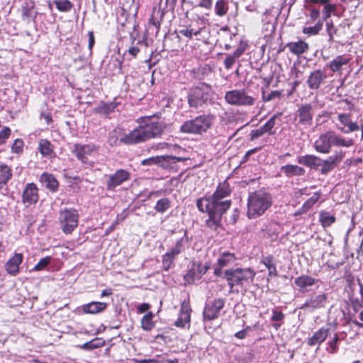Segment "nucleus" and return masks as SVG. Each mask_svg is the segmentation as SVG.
I'll use <instances>...</instances> for the list:
<instances>
[{"instance_id": "nucleus-9", "label": "nucleus", "mask_w": 363, "mask_h": 363, "mask_svg": "<svg viewBox=\"0 0 363 363\" xmlns=\"http://www.w3.org/2000/svg\"><path fill=\"white\" fill-rule=\"evenodd\" d=\"M333 143V131L330 130L318 136L314 143V148L320 153L328 154L334 145Z\"/></svg>"}, {"instance_id": "nucleus-28", "label": "nucleus", "mask_w": 363, "mask_h": 363, "mask_svg": "<svg viewBox=\"0 0 363 363\" xmlns=\"http://www.w3.org/2000/svg\"><path fill=\"white\" fill-rule=\"evenodd\" d=\"M329 330L328 328H322L316 331L313 336L308 340V345L311 346L320 345L325 340L328 335Z\"/></svg>"}, {"instance_id": "nucleus-20", "label": "nucleus", "mask_w": 363, "mask_h": 363, "mask_svg": "<svg viewBox=\"0 0 363 363\" xmlns=\"http://www.w3.org/2000/svg\"><path fill=\"white\" fill-rule=\"evenodd\" d=\"M208 267L201 263H194L192 267L186 274V277L193 281L199 280L201 277L206 274Z\"/></svg>"}, {"instance_id": "nucleus-58", "label": "nucleus", "mask_w": 363, "mask_h": 363, "mask_svg": "<svg viewBox=\"0 0 363 363\" xmlns=\"http://www.w3.org/2000/svg\"><path fill=\"white\" fill-rule=\"evenodd\" d=\"M235 60L236 59L232 55H228L224 60L225 67L227 69H230L232 66L234 65Z\"/></svg>"}, {"instance_id": "nucleus-2", "label": "nucleus", "mask_w": 363, "mask_h": 363, "mask_svg": "<svg viewBox=\"0 0 363 363\" xmlns=\"http://www.w3.org/2000/svg\"><path fill=\"white\" fill-rule=\"evenodd\" d=\"M167 128L164 122H148L135 128L120 138V142L125 145H134L145 142L152 138L160 137Z\"/></svg>"}, {"instance_id": "nucleus-47", "label": "nucleus", "mask_w": 363, "mask_h": 363, "mask_svg": "<svg viewBox=\"0 0 363 363\" xmlns=\"http://www.w3.org/2000/svg\"><path fill=\"white\" fill-rule=\"evenodd\" d=\"M281 113L274 115L272 117H271L269 118V120L264 125H262L264 127V128L266 130V131L267 132V133H269V135L273 134V133L272 132V130L275 125V120L279 116H281Z\"/></svg>"}, {"instance_id": "nucleus-19", "label": "nucleus", "mask_w": 363, "mask_h": 363, "mask_svg": "<svg viewBox=\"0 0 363 363\" xmlns=\"http://www.w3.org/2000/svg\"><path fill=\"white\" fill-rule=\"evenodd\" d=\"M191 311L190 306L183 303L181 306L178 319L175 321V325L179 328H184L186 325H189Z\"/></svg>"}, {"instance_id": "nucleus-14", "label": "nucleus", "mask_w": 363, "mask_h": 363, "mask_svg": "<svg viewBox=\"0 0 363 363\" xmlns=\"http://www.w3.org/2000/svg\"><path fill=\"white\" fill-rule=\"evenodd\" d=\"M313 107L311 104H303L298 107L296 118L298 123L303 125H311L313 121Z\"/></svg>"}, {"instance_id": "nucleus-5", "label": "nucleus", "mask_w": 363, "mask_h": 363, "mask_svg": "<svg viewBox=\"0 0 363 363\" xmlns=\"http://www.w3.org/2000/svg\"><path fill=\"white\" fill-rule=\"evenodd\" d=\"M215 121L212 114H203L194 119L185 121L180 127V131L184 133L202 134L206 133Z\"/></svg>"}, {"instance_id": "nucleus-53", "label": "nucleus", "mask_w": 363, "mask_h": 363, "mask_svg": "<svg viewBox=\"0 0 363 363\" xmlns=\"http://www.w3.org/2000/svg\"><path fill=\"white\" fill-rule=\"evenodd\" d=\"M280 96H281V93L279 91H272L267 96H265L263 94L262 99L264 101H270L274 99L279 98Z\"/></svg>"}, {"instance_id": "nucleus-46", "label": "nucleus", "mask_w": 363, "mask_h": 363, "mask_svg": "<svg viewBox=\"0 0 363 363\" xmlns=\"http://www.w3.org/2000/svg\"><path fill=\"white\" fill-rule=\"evenodd\" d=\"M184 241L185 240L184 238L179 239L176 242L175 245L171 250H169V252L177 257L184 250Z\"/></svg>"}, {"instance_id": "nucleus-30", "label": "nucleus", "mask_w": 363, "mask_h": 363, "mask_svg": "<svg viewBox=\"0 0 363 363\" xmlns=\"http://www.w3.org/2000/svg\"><path fill=\"white\" fill-rule=\"evenodd\" d=\"M12 170L6 164H0V188L6 185L12 177Z\"/></svg>"}, {"instance_id": "nucleus-49", "label": "nucleus", "mask_w": 363, "mask_h": 363, "mask_svg": "<svg viewBox=\"0 0 363 363\" xmlns=\"http://www.w3.org/2000/svg\"><path fill=\"white\" fill-rule=\"evenodd\" d=\"M264 133H267V132L266 131L263 126H261L259 128L251 131L250 139L251 140H254L261 137Z\"/></svg>"}, {"instance_id": "nucleus-4", "label": "nucleus", "mask_w": 363, "mask_h": 363, "mask_svg": "<svg viewBox=\"0 0 363 363\" xmlns=\"http://www.w3.org/2000/svg\"><path fill=\"white\" fill-rule=\"evenodd\" d=\"M256 275L254 270L250 268H230L224 271V278L228 281V284L233 291L235 286L244 287L251 284Z\"/></svg>"}, {"instance_id": "nucleus-52", "label": "nucleus", "mask_w": 363, "mask_h": 363, "mask_svg": "<svg viewBox=\"0 0 363 363\" xmlns=\"http://www.w3.org/2000/svg\"><path fill=\"white\" fill-rule=\"evenodd\" d=\"M23 141L20 139H16L11 146L12 151L16 153L21 152L23 151Z\"/></svg>"}, {"instance_id": "nucleus-21", "label": "nucleus", "mask_w": 363, "mask_h": 363, "mask_svg": "<svg viewBox=\"0 0 363 363\" xmlns=\"http://www.w3.org/2000/svg\"><path fill=\"white\" fill-rule=\"evenodd\" d=\"M107 304L100 301H92L82 306L81 309L84 313L96 314L104 311Z\"/></svg>"}, {"instance_id": "nucleus-35", "label": "nucleus", "mask_w": 363, "mask_h": 363, "mask_svg": "<svg viewBox=\"0 0 363 363\" xmlns=\"http://www.w3.org/2000/svg\"><path fill=\"white\" fill-rule=\"evenodd\" d=\"M117 104L111 102L108 104H101L96 108V111L101 114L108 116L112 113L116 107Z\"/></svg>"}, {"instance_id": "nucleus-18", "label": "nucleus", "mask_w": 363, "mask_h": 363, "mask_svg": "<svg viewBox=\"0 0 363 363\" xmlns=\"http://www.w3.org/2000/svg\"><path fill=\"white\" fill-rule=\"evenodd\" d=\"M23 261L21 254L16 253L10 258L5 264V269L8 274L16 276L19 272V265Z\"/></svg>"}, {"instance_id": "nucleus-3", "label": "nucleus", "mask_w": 363, "mask_h": 363, "mask_svg": "<svg viewBox=\"0 0 363 363\" xmlns=\"http://www.w3.org/2000/svg\"><path fill=\"white\" fill-rule=\"evenodd\" d=\"M271 195L263 190L251 193L247 200V217L250 219L262 216L272 205Z\"/></svg>"}, {"instance_id": "nucleus-32", "label": "nucleus", "mask_w": 363, "mask_h": 363, "mask_svg": "<svg viewBox=\"0 0 363 363\" xmlns=\"http://www.w3.org/2000/svg\"><path fill=\"white\" fill-rule=\"evenodd\" d=\"M235 261V257L234 254L226 252H223L218 259V266L220 267H225L230 266L233 264Z\"/></svg>"}, {"instance_id": "nucleus-26", "label": "nucleus", "mask_w": 363, "mask_h": 363, "mask_svg": "<svg viewBox=\"0 0 363 363\" xmlns=\"http://www.w3.org/2000/svg\"><path fill=\"white\" fill-rule=\"evenodd\" d=\"M42 184L52 191H55L58 187V182L55 177L48 173H43L40 178Z\"/></svg>"}, {"instance_id": "nucleus-8", "label": "nucleus", "mask_w": 363, "mask_h": 363, "mask_svg": "<svg viewBox=\"0 0 363 363\" xmlns=\"http://www.w3.org/2000/svg\"><path fill=\"white\" fill-rule=\"evenodd\" d=\"M79 214L74 208H65L60 211L59 221L62 231L71 233L78 225Z\"/></svg>"}, {"instance_id": "nucleus-31", "label": "nucleus", "mask_w": 363, "mask_h": 363, "mask_svg": "<svg viewBox=\"0 0 363 363\" xmlns=\"http://www.w3.org/2000/svg\"><path fill=\"white\" fill-rule=\"evenodd\" d=\"M38 150L43 157H51L53 154V147L50 142L46 139L39 141Z\"/></svg>"}, {"instance_id": "nucleus-40", "label": "nucleus", "mask_w": 363, "mask_h": 363, "mask_svg": "<svg viewBox=\"0 0 363 363\" xmlns=\"http://www.w3.org/2000/svg\"><path fill=\"white\" fill-rule=\"evenodd\" d=\"M104 342L99 338H95L89 342H85L81 346V348L84 350H91L96 348L102 347Z\"/></svg>"}, {"instance_id": "nucleus-55", "label": "nucleus", "mask_w": 363, "mask_h": 363, "mask_svg": "<svg viewBox=\"0 0 363 363\" xmlns=\"http://www.w3.org/2000/svg\"><path fill=\"white\" fill-rule=\"evenodd\" d=\"M335 6L332 4H326L323 10V18L326 20L331 15L332 11L334 10Z\"/></svg>"}, {"instance_id": "nucleus-43", "label": "nucleus", "mask_w": 363, "mask_h": 363, "mask_svg": "<svg viewBox=\"0 0 363 363\" xmlns=\"http://www.w3.org/2000/svg\"><path fill=\"white\" fill-rule=\"evenodd\" d=\"M170 203H171V202L168 199H167V198L161 199L159 201H157L156 206H155V209L158 213H162L165 212L167 209L169 208Z\"/></svg>"}, {"instance_id": "nucleus-63", "label": "nucleus", "mask_w": 363, "mask_h": 363, "mask_svg": "<svg viewBox=\"0 0 363 363\" xmlns=\"http://www.w3.org/2000/svg\"><path fill=\"white\" fill-rule=\"evenodd\" d=\"M319 11L315 9H312L310 13V17L311 20L315 21L319 17Z\"/></svg>"}, {"instance_id": "nucleus-27", "label": "nucleus", "mask_w": 363, "mask_h": 363, "mask_svg": "<svg viewBox=\"0 0 363 363\" xmlns=\"http://www.w3.org/2000/svg\"><path fill=\"white\" fill-rule=\"evenodd\" d=\"M281 171L288 177L294 176H302L305 174V169L298 165L286 164L281 167Z\"/></svg>"}, {"instance_id": "nucleus-17", "label": "nucleus", "mask_w": 363, "mask_h": 363, "mask_svg": "<svg viewBox=\"0 0 363 363\" xmlns=\"http://www.w3.org/2000/svg\"><path fill=\"white\" fill-rule=\"evenodd\" d=\"M338 120L344 125V127H339L338 129L344 133H350L359 129L357 123L351 121L350 114H339Z\"/></svg>"}, {"instance_id": "nucleus-34", "label": "nucleus", "mask_w": 363, "mask_h": 363, "mask_svg": "<svg viewBox=\"0 0 363 363\" xmlns=\"http://www.w3.org/2000/svg\"><path fill=\"white\" fill-rule=\"evenodd\" d=\"M262 262L267 268L269 277H276L277 275L276 264L272 256L264 257Z\"/></svg>"}, {"instance_id": "nucleus-62", "label": "nucleus", "mask_w": 363, "mask_h": 363, "mask_svg": "<svg viewBox=\"0 0 363 363\" xmlns=\"http://www.w3.org/2000/svg\"><path fill=\"white\" fill-rule=\"evenodd\" d=\"M359 318L360 321H358L357 320H354L352 321V323L356 325L357 326H359L360 328H363V310L360 312L359 314Z\"/></svg>"}, {"instance_id": "nucleus-60", "label": "nucleus", "mask_w": 363, "mask_h": 363, "mask_svg": "<svg viewBox=\"0 0 363 363\" xmlns=\"http://www.w3.org/2000/svg\"><path fill=\"white\" fill-rule=\"evenodd\" d=\"M133 363H159V361L155 359H133Z\"/></svg>"}, {"instance_id": "nucleus-10", "label": "nucleus", "mask_w": 363, "mask_h": 363, "mask_svg": "<svg viewBox=\"0 0 363 363\" xmlns=\"http://www.w3.org/2000/svg\"><path fill=\"white\" fill-rule=\"evenodd\" d=\"M98 150V147L93 144H75L73 153L77 158L84 164H89V156Z\"/></svg>"}, {"instance_id": "nucleus-12", "label": "nucleus", "mask_w": 363, "mask_h": 363, "mask_svg": "<svg viewBox=\"0 0 363 363\" xmlns=\"http://www.w3.org/2000/svg\"><path fill=\"white\" fill-rule=\"evenodd\" d=\"M328 295L324 293L312 294L300 307L301 309L308 308L311 311L325 307Z\"/></svg>"}, {"instance_id": "nucleus-48", "label": "nucleus", "mask_w": 363, "mask_h": 363, "mask_svg": "<svg viewBox=\"0 0 363 363\" xmlns=\"http://www.w3.org/2000/svg\"><path fill=\"white\" fill-rule=\"evenodd\" d=\"M51 257H45L41 259L34 267L35 271H40L44 269L50 262Z\"/></svg>"}, {"instance_id": "nucleus-24", "label": "nucleus", "mask_w": 363, "mask_h": 363, "mask_svg": "<svg viewBox=\"0 0 363 363\" xmlns=\"http://www.w3.org/2000/svg\"><path fill=\"white\" fill-rule=\"evenodd\" d=\"M297 161L299 164L311 168L318 167L321 164V160L313 155L300 156Z\"/></svg>"}, {"instance_id": "nucleus-38", "label": "nucleus", "mask_w": 363, "mask_h": 363, "mask_svg": "<svg viewBox=\"0 0 363 363\" xmlns=\"http://www.w3.org/2000/svg\"><path fill=\"white\" fill-rule=\"evenodd\" d=\"M320 192H315L313 194V195L309 198L302 206L301 207V213H305L308 211L309 209H311L313 206L318 201V200L320 199ZM298 213H301L299 212Z\"/></svg>"}, {"instance_id": "nucleus-6", "label": "nucleus", "mask_w": 363, "mask_h": 363, "mask_svg": "<svg viewBox=\"0 0 363 363\" xmlns=\"http://www.w3.org/2000/svg\"><path fill=\"white\" fill-rule=\"evenodd\" d=\"M211 86L206 83H202L189 90L188 94L189 105L194 108L202 107L211 99Z\"/></svg>"}, {"instance_id": "nucleus-57", "label": "nucleus", "mask_w": 363, "mask_h": 363, "mask_svg": "<svg viewBox=\"0 0 363 363\" xmlns=\"http://www.w3.org/2000/svg\"><path fill=\"white\" fill-rule=\"evenodd\" d=\"M284 318V314L280 311L277 310H273L272 316L271 320L272 321H281Z\"/></svg>"}, {"instance_id": "nucleus-50", "label": "nucleus", "mask_w": 363, "mask_h": 363, "mask_svg": "<svg viewBox=\"0 0 363 363\" xmlns=\"http://www.w3.org/2000/svg\"><path fill=\"white\" fill-rule=\"evenodd\" d=\"M339 340L337 334H335L333 340L328 342V350L330 353H335L337 351V342Z\"/></svg>"}, {"instance_id": "nucleus-13", "label": "nucleus", "mask_w": 363, "mask_h": 363, "mask_svg": "<svg viewBox=\"0 0 363 363\" xmlns=\"http://www.w3.org/2000/svg\"><path fill=\"white\" fill-rule=\"evenodd\" d=\"M130 174L125 169L117 170L114 174L108 176L106 186L108 190H114L116 187L130 179Z\"/></svg>"}, {"instance_id": "nucleus-33", "label": "nucleus", "mask_w": 363, "mask_h": 363, "mask_svg": "<svg viewBox=\"0 0 363 363\" xmlns=\"http://www.w3.org/2000/svg\"><path fill=\"white\" fill-rule=\"evenodd\" d=\"M214 11L216 15L218 16H224L228 11V1L227 0H217L215 4Z\"/></svg>"}, {"instance_id": "nucleus-39", "label": "nucleus", "mask_w": 363, "mask_h": 363, "mask_svg": "<svg viewBox=\"0 0 363 363\" xmlns=\"http://www.w3.org/2000/svg\"><path fill=\"white\" fill-rule=\"evenodd\" d=\"M153 314L152 312L145 315L141 320V327L146 331H150L154 327V323L152 320Z\"/></svg>"}, {"instance_id": "nucleus-56", "label": "nucleus", "mask_w": 363, "mask_h": 363, "mask_svg": "<svg viewBox=\"0 0 363 363\" xmlns=\"http://www.w3.org/2000/svg\"><path fill=\"white\" fill-rule=\"evenodd\" d=\"M326 28L328 34L329 35L330 40H333V35L335 34L337 31L335 27L333 26V23L332 22H328L326 23Z\"/></svg>"}, {"instance_id": "nucleus-1", "label": "nucleus", "mask_w": 363, "mask_h": 363, "mask_svg": "<svg viewBox=\"0 0 363 363\" xmlns=\"http://www.w3.org/2000/svg\"><path fill=\"white\" fill-rule=\"evenodd\" d=\"M230 189L228 183H220L212 196L199 199L196 206L201 212L208 214L206 225L216 230L220 225L223 215L231 206V201L226 198L230 195Z\"/></svg>"}, {"instance_id": "nucleus-7", "label": "nucleus", "mask_w": 363, "mask_h": 363, "mask_svg": "<svg viewBox=\"0 0 363 363\" xmlns=\"http://www.w3.org/2000/svg\"><path fill=\"white\" fill-rule=\"evenodd\" d=\"M227 104L236 106H251L255 104V98L248 94L245 89L228 91L224 96Z\"/></svg>"}, {"instance_id": "nucleus-44", "label": "nucleus", "mask_w": 363, "mask_h": 363, "mask_svg": "<svg viewBox=\"0 0 363 363\" xmlns=\"http://www.w3.org/2000/svg\"><path fill=\"white\" fill-rule=\"evenodd\" d=\"M175 257L169 251L162 256V268L164 270L168 271Z\"/></svg>"}, {"instance_id": "nucleus-16", "label": "nucleus", "mask_w": 363, "mask_h": 363, "mask_svg": "<svg viewBox=\"0 0 363 363\" xmlns=\"http://www.w3.org/2000/svg\"><path fill=\"white\" fill-rule=\"evenodd\" d=\"M327 78L325 72L321 69H315L311 72L307 79V84L311 89H318L320 85Z\"/></svg>"}, {"instance_id": "nucleus-45", "label": "nucleus", "mask_w": 363, "mask_h": 363, "mask_svg": "<svg viewBox=\"0 0 363 363\" xmlns=\"http://www.w3.org/2000/svg\"><path fill=\"white\" fill-rule=\"evenodd\" d=\"M322 26L323 23L320 21H318L313 26L303 28V33L308 35H317L322 29Z\"/></svg>"}, {"instance_id": "nucleus-36", "label": "nucleus", "mask_w": 363, "mask_h": 363, "mask_svg": "<svg viewBox=\"0 0 363 363\" xmlns=\"http://www.w3.org/2000/svg\"><path fill=\"white\" fill-rule=\"evenodd\" d=\"M319 220L323 227H328L335 221L334 216L331 215L329 212L322 211L320 213Z\"/></svg>"}, {"instance_id": "nucleus-42", "label": "nucleus", "mask_w": 363, "mask_h": 363, "mask_svg": "<svg viewBox=\"0 0 363 363\" xmlns=\"http://www.w3.org/2000/svg\"><path fill=\"white\" fill-rule=\"evenodd\" d=\"M333 143L335 146L350 147L352 145V140H346L333 132Z\"/></svg>"}, {"instance_id": "nucleus-29", "label": "nucleus", "mask_w": 363, "mask_h": 363, "mask_svg": "<svg viewBox=\"0 0 363 363\" xmlns=\"http://www.w3.org/2000/svg\"><path fill=\"white\" fill-rule=\"evenodd\" d=\"M349 61L350 60L348 57L343 55H339L330 62V63L327 65V67H328L333 72H335L340 71L342 69V67L347 65Z\"/></svg>"}, {"instance_id": "nucleus-11", "label": "nucleus", "mask_w": 363, "mask_h": 363, "mask_svg": "<svg viewBox=\"0 0 363 363\" xmlns=\"http://www.w3.org/2000/svg\"><path fill=\"white\" fill-rule=\"evenodd\" d=\"M224 305L225 301L222 298L215 299L207 303L203 312L204 320H212L217 318Z\"/></svg>"}, {"instance_id": "nucleus-51", "label": "nucleus", "mask_w": 363, "mask_h": 363, "mask_svg": "<svg viewBox=\"0 0 363 363\" xmlns=\"http://www.w3.org/2000/svg\"><path fill=\"white\" fill-rule=\"evenodd\" d=\"M11 129L9 127H4L0 132V145L5 143L6 140L11 135Z\"/></svg>"}, {"instance_id": "nucleus-23", "label": "nucleus", "mask_w": 363, "mask_h": 363, "mask_svg": "<svg viewBox=\"0 0 363 363\" xmlns=\"http://www.w3.org/2000/svg\"><path fill=\"white\" fill-rule=\"evenodd\" d=\"M286 47L291 53L296 55H301L309 49L308 44L303 40L289 43Z\"/></svg>"}, {"instance_id": "nucleus-59", "label": "nucleus", "mask_w": 363, "mask_h": 363, "mask_svg": "<svg viewBox=\"0 0 363 363\" xmlns=\"http://www.w3.org/2000/svg\"><path fill=\"white\" fill-rule=\"evenodd\" d=\"M212 0H201L199 6L206 9H210L212 7Z\"/></svg>"}, {"instance_id": "nucleus-15", "label": "nucleus", "mask_w": 363, "mask_h": 363, "mask_svg": "<svg viewBox=\"0 0 363 363\" xmlns=\"http://www.w3.org/2000/svg\"><path fill=\"white\" fill-rule=\"evenodd\" d=\"M38 189L34 183L28 184L23 192V202L27 206L38 200Z\"/></svg>"}, {"instance_id": "nucleus-64", "label": "nucleus", "mask_w": 363, "mask_h": 363, "mask_svg": "<svg viewBox=\"0 0 363 363\" xmlns=\"http://www.w3.org/2000/svg\"><path fill=\"white\" fill-rule=\"evenodd\" d=\"M150 307V306L148 303H144L140 304L138 306V310L139 313H145L147 310H149Z\"/></svg>"}, {"instance_id": "nucleus-22", "label": "nucleus", "mask_w": 363, "mask_h": 363, "mask_svg": "<svg viewBox=\"0 0 363 363\" xmlns=\"http://www.w3.org/2000/svg\"><path fill=\"white\" fill-rule=\"evenodd\" d=\"M317 281L318 279L303 274L296 277L294 280V284L303 291H308L307 288L313 286Z\"/></svg>"}, {"instance_id": "nucleus-37", "label": "nucleus", "mask_w": 363, "mask_h": 363, "mask_svg": "<svg viewBox=\"0 0 363 363\" xmlns=\"http://www.w3.org/2000/svg\"><path fill=\"white\" fill-rule=\"evenodd\" d=\"M203 28V27L198 26L197 29L193 30L189 26H186L184 28L179 30V33L189 39H191L193 36L199 35Z\"/></svg>"}, {"instance_id": "nucleus-41", "label": "nucleus", "mask_w": 363, "mask_h": 363, "mask_svg": "<svg viewBox=\"0 0 363 363\" xmlns=\"http://www.w3.org/2000/svg\"><path fill=\"white\" fill-rule=\"evenodd\" d=\"M57 9L62 12H68L72 8V4L69 0H55Z\"/></svg>"}, {"instance_id": "nucleus-54", "label": "nucleus", "mask_w": 363, "mask_h": 363, "mask_svg": "<svg viewBox=\"0 0 363 363\" xmlns=\"http://www.w3.org/2000/svg\"><path fill=\"white\" fill-rule=\"evenodd\" d=\"M161 162L160 157H151L147 159L143 160L141 162L143 165H152L154 164H158Z\"/></svg>"}, {"instance_id": "nucleus-61", "label": "nucleus", "mask_w": 363, "mask_h": 363, "mask_svg": "<svg viewBox=\"0 0 363 363\" xmlns=\"http://www.w3.org/2000/svg\"><path fill=\"white\" fill-rule=\"evenodd\" d=\"M248 329H250V327H247V328L237 332L235 334V336L240 340H242V339L245 338L246 335H247V331Z\"/></svg>"}, {"instance_id": "nucleus-25", "label": "nucleus", "mask_w": 363, "mask_h": 363, "mask_svg": "<svg viewBox=\"0 0 363 363\" xmlns=\"http://www.w3.org/2000/svg\"><path fill=\"white\" fill-rule=\"evenodd\" d=\"M343 157L344 152L342 150L335 152V155L330 156L326 160L323 161V172H327L331 170L333 165L340 162Z\"/></svg>"}]
</instances>
